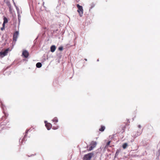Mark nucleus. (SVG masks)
Returning <instances> with one entry per match:
<instances>
[{"label": "nucleus", "mask_w": 160, "mask_h": 160, "mask_svg": "<svg viewBox=\"0 0 160 160\" xmlns=\"http://www.w3.org/2000/svg\"><path fill=\"white\" fill-rule=\"evenodd\" d=\"M97 144V143L95 141H92L90 143V145L88 146V151H91L95 148Z\"/></svg>", "instance_id": "obj_1"}, {"label": "nucleus", "mask_w": 160, "mask_h": 160, "mask_svg": "<svg viewBox=\"0 0 160 160\" xmlns=\"http://www.w3.org/2000/svg\"><path fill=\"white\" fill-rule=\"evenodd\" d=\"M93 155L94 154L92 152L88 153L84 155L83 158V160H91Z\"/></svg>", "instance_id": "obj_2"}, {"label": "nucleus", "mask_w": 160, "mask_h": 160, "mask_svg": "<svg viewBox=\"0 0 160 160\" xmlns=\"http://www.w3.org/2000/svg\"><path fill=\"white\" fill-rule=\"evenodd\" d=\"M18 34H19V32L18 31H16L13 33V40L15 42H16L17 41Z\"/></svg>", "instance_id": "obj_3"}, {"label": "nucleus", "mask_w": 160, "mask_h": 160, "mask_svg": "<svg viewBox=\"0 0 160 160\" xmlns=\"http://www.w3.org/2000/svg\"><path fill=\"white\" fill-rule=\"evenodd\" d=\"M22 55L23 56L24 58H27L29 55V53L28 51L26 50H24L22 52Z\"/></svg>", "instance_id": "obj_4"}, {"label": "nucleus", "mask_w": 160, "mask_h": 160, "mask_svg": "<svg viewBox=\"0 0 160 160\" xmlns=\"http://www.w3.org/2000/svg\"><path fill=\"white\" fill-rule=\"evenodd\" d=\"M8 51V49H7L3 52H0V56H1L2 57L7 55Z\"/></svg>", "instance_id": "obj_5"}, {"label": "nucleus", "mask_w": 160, "mask_h": 160, "mask_svg": "<svg viewBox=\"0 0 160 160\" xmlns=\"http://www.w3.org/2000/svg\"><path fill=\"white\" fill-rule=\"evenodd\" d=\"M45 126L48 130H50L52 127V125L49 123H47L45 124Z\"/></svg>", "instance_id": "obj_6"}, {"label": "nucleus", "mask_w": 160, "mask_h": 160, "mask_svg": "<svg viewBox=\"0 0 160 160\" xmlns=\"http://www.w3.org/2000/svg\"><path fill=\"white\" fill-rule=\"evenodd\" d=\"M56 48L55 45H52L51 47L50 50L52 52H54L56 49Z\"/></svg>", "instance_id": "obj_7"}, {"label": "nucleus", "mask_w": 160, "mask_h": 160, "mask_svg": "<svg viewBox=\"0 0 160 160\" xmlns=\"http://www.w3.org/2000/svg\"><path fill=\"white\" fill-rule=\"evenodd\" d=\"M105 128L104 126H101V128L99 129V131L101 132H103L105 129Z\"/></svg>", "instance_id": "obj_8"}, {"label": "nucleus", "mask_w": 160, "mask_h": 160, "mask_svg": "<svg viewBox=\"0 0 160 160\" xmlns=\"http://www.w3.org/2000/svg\"><path fill=\"white\" fill-rule=\"evenodd\" d=\"M4 116H3L2 118V119L5 120L6 119L7 117H8V115H7V114L6 113L4 112Z\"/></svg>", "instance_id": "obj_9"}, {"label": "nucleus", "mask_w": 160, "mask_h": 160, "mask_svg": "<svg viewBox=\"0 0 160 160\" xmlns=\"http://www.w3.org/2000/svg\"><path fill=\"white\" fill-rule=\"evenodd\" d=\"M36 66L37 68H40L42 66V64L40 62H38L36 64Z\"/></svg>", "instance_id": "obj_10"}, {"label": "nucleus", "mask_w": 160, "mask_h": 160, "mask_svg": "<svg viewBox=\"0 0 160 160\" xmlns=\"http://www.w3.org/2000/svg\"><path fill=\"white\" fill-rule=\"evenodd\" d=\"M128 145L127 143H125L122 145V148L123 149H125L128 146Z\"/></svg>", "instance_id": "obj_11"}, {"label": "nucleus", "mask_w": 160, "mask_h": 160, "mask_svg": "<svg viewBox=\"0 0 160 160\" xmlns=\"http://www.w3.org/2000/svg\"><path fill=\"white\" fill-rule=\"evenodd\" d=\"M3 22L4 23H7L8 22V20L7 18L4 17L3 18Z\"/></svg>", "instance_id": "obj_12"}, {"label": "nucleus", "mask_w": 160, "mask_h": 160, "mask_svg": "<svg viewBox=\"0 0 160 160\" xmlns=\"http://www.w3.org/2000/svg\"><path fill=\"white\" fill-rule=\"evenodd\" d=\"M52 121L55 122H58V120L57 118H54L52 120Z\"/></svg>", "instance_id": "obj_13"}, {"label": "nucleus", "mask_w": 160, "mask_h": 160, "mask_svg": "<svg viewBox=\"0 0 160 160\" xmlns=\"http://www.w3.org/2000/svg\"><path fill=\"white\" fill-rule=\"evenodd\" d=\"M77 7L78 8V12L79 14H80V5L79 4H78L77 5Z\"/></svg>", "instance_id": "obj_14"}, {"label": "nucleus", "mask_w": 160, "mask_h": 160, "mask_svg": "<svg viewBox=\"0 0 160 160\" xmlns=\"http://www.w3.org/2000/svg\"><path fill=\"white\" fill-rule=\"evenodd\" d=\"M63 49V48L62 46L58 48V49L59 51H62Z\"/></svg>", "instance_id": "obj_15"}, {"label": "nucleus", "mask_w": 160, "mask_h": 160, "mask_svg": "<svg viewBox=\"0 0 160 160\" xmlns=\"http://www.w3.org/2000/svg\"><path fill=\"white\" fill-rule=\"evenodd\" d=\"M119 151L118 150H117L116 152V155H118L119 153Z\"/></svg>", "instance_id": "obj_16"}, {"label": "nucleus", "mask_w": 160, "mask_h": 160, "mask_svg": "<svg viewBox=\"0 0 160 160\" xmlns=\"http://www.w3.org/2000/svg\"><path fill=\"white\" fill-rule=\"evenodd\" d=\"M83 10L82 8V7L81 6V12H82V13H83Z\"/></svg>", "instance_id": "obj_17"}, {"label": "nucleus", "mask_w": 160, "mask_h": 160, "mask_svg": "<svg viewBox=\"0 0 160 160\" xmlns=\"http://www.w3.org/2000/svg\"><path fill=\"white\" fill-rule=\"evenodd\" d=\"M29 130H27L26 131V134L25 135V136H26L27 135V134L28 133V132L29 131Z\"/></svg>", "instance_id": "obj_18"}, {"label": "nucleus", "mask_w": 160, "mask_h": 160, "mask_svg": "<svg viewBox=\"0 0 160 160\" xmlns=\"http://www.w3.org/2000/svg\"><path fill=\"white\" fill-rule=\"evenodd\" d=\"M110 141H108V142H107V144H106V146H109L110 144Z\"/></svg>", "instance_id": "obj_19"}, {"label": "nucleus", "mask_w": 160, "mask_h": 160, "mask_svg": "<svg viewBox=\"0 0 160 160\" xmlns=\"http://www.w3.org/2000/svg\"><path fill=\"white\" fill-rule=\"evenodd\" d=\"M5 29V27H2L1 28V29L2 31H3Z\"/></svg>", "instance_id": "obj_20"}, {"label": "nucleus", "mask_w": 160, "mask_h": 160, "mask_svg": "<svg viewBox=\"0 0 160 160\" xmlns=\"http://www.w3.org/2000/svg\"><path fill=\"white\" fill-rule=\"evenodd\" d=\"M125 128V126H124L123 127V129H122L123 130V132L124 131Z\"/></svg>", "instance_id": "obj_21"}, {"label": "nucleus", "mask_w": 160, "mask_h": 160, "mask_svg": "<svg viewBox=\"0 0 160 160\" xmlns=\"http://www.w3.org/2000/svg\"><path fill=\"white\" fill-rule=\"evenodd\" d=\"M5 24L6 23H4V22H3V23L2 24V27H5Z\"/></svg>", "instance_id": "obj_22"}, {"label": "nucleus", "mask_w": 160, "mask_h": 160, "mask_svg": "<svg viewBox=\"0 0 160 160\" xmlns=\"http://www.w3.org/2000/svg\"><path fill=\"white\" fill-rule=\"evenodd\" d=\"M53 128L55 129H57L58 128V127L55 128L54 127H53Z\"/></svg>", "instance_id": "obj_23"}, {"label": "nucleus", "mask_w": 160, "mask_h": 160, "mask_svg": "<svg viewBox=\"0 0 160 160\" xmlns=\"http://www.w3.org/2000/svg\"><path fill=\"white\" fill-rule=\"evenodd\" d=\"M138 127H139V128H140V125H139V126H138Z\"/></svg>", "instance_id": "obj_24"}, {"label": "nucleus", "mask_w": 160, "mask_h": 160, "mask_svg": "<svg viewBox=\"0 0 160 160\" xmlns=\"http://www.w3.org/2000/svg\"><path fill=\"white\" fill-rule=\"evenodd\" d=\"M85 60L86 61H87V60L86 59H85Z\"/></svg>", "instance_id": "obj_25"}]
</instances>
